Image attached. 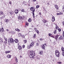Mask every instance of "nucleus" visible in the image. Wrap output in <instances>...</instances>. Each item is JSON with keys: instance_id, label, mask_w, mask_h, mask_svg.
Wrapping results in <instances>:
<instances>
[{"instance_id": "22", "label": "nucleus", "mask_w": 64, "mask_h": 64, "mask_svg": "<svg viewBox=\"0 0 64 64\" xmlns=\"http://www.w3.org/2000/svg\"><path fill=\"white\" fill-rule=\"evenodd\" d=\"M6 23H8V22H9V20L8 19H6Z\"/></svg>"}, {"instance_id": "51", "label": "nucleus", "mask_w": 64, "mask_h": 64, "mask_svg": "<svg viewBox=\"0 0 64 64\" xmlns=\"http://www.w3.org/2000/svg\"><path fill=\"white\" fill-rule=\"evenodd\" d=\"M40 41H42V38H40Z\"/></svg>"}, {"instance_id": "1", "label": "nucleus", "mask_w": 64, "mask_h": 64, "mask_svg": "<svg viewBox=\"0 0 64 64\" xmlns=\"http://www.w3.org/2000/svg\"><path fill=\"white\" fill-rule=\"evenodd\" d=\"M55 39L56 40L58 39V40H61L64 39V36L62 35V36L57 35L55 36Z\"/></svg>"}, {"instance_id": "7", "label": "nucleus", "mask_w": 64, "mask_h": 64, "mask_svg": "<svg viewBox=\"0 0 64 64\" xmlns=\"http://www.w3.org/2000/svg\"><path fill=\"white\" fill-rule=\"evenodd\" d=\"M24 16H19L18 17V18L19 19H20V20H23V19H24Z\"/></svg>"}, {"instance_id": "47", "label": "nucleus", "mask_w": 64, "mask_h": 64, "mask_svg": "<svg viewBox=\"0 0 64 64\" xmlns=\"http://www.w3.org/2000/svg\"><path fill=\"white\" fill-rule=\"evenodd\" d=\"M4 39L5 40H6V41H7V39L6 38H4Z\"/></svg>"}, {"instance_id": "40", "label": "nucleus", "mask_w": 64, "mask_h": 64, "mask_svg": "<svg viewBox=\"0 0 64 64\" xmlns=\"http://www.w3.org/2000/svg\"><path fill=\"white\" fill-rule=\"evenodd\" d=\"M58 30L59 32H60V31H61V30L60 28H59V29H58Z\"/></svg>"}, {"instance_id": "24", "label": "nucleus", "mask_w": 64, "mask_h": 64, "mask_svg": "<svg viewBox=\"0 0 64 64\" xmlns=\"http://www.w3.org/2000/svg\"><path fill=\"white\" fill-rule=\"evenodd\" d=\"M15 30H16V31H20V30H19V29H18V28H16Z\"/></svg>"}, {"instance_id": "12", "label": "nucleus", "mask_w": 64, "mask_h": 64, "mask_svg": "<svg viewBox=\"0 0 64 64\" xmlns=\"http://www.w3.org/2000/svg\"><path fill=\"white\" fill-rule=\"evenodd\" d=\"M19 41L18 40V39H15L14 40V42H15L16 43H18V42Z\"/></svg>"}, {"instance_id": "3", "label": "nucleus", "mask_w": 64, "mask_h": 64, "mask_svg": "<svg viewBox=\"0 0 64 64\" xmlns=\"http://www.w3.org/2000/svg\"><path fill=\"white\" fill-rule=\"evenodd\" d=\"M31 11H32V14L33 17L34 18H35V15L34 14V12H35V9L33 8V7H31L30 8Z\"/></svg>"}, {"instance_id": "18", "label": "nucleus", "mask_w": 64, "mask_h": 64, "mask_svg": "<svg viewBox=\"0 0 64 64\" xmlns=\"http://www.w3.org/2000/svg\"><path fill=\"white\" fill-rule=\"evenodd\" d=\"M0 32H4V28H2V29H1Z\"/></svg>"}, {"instance_id": "58", "label": "nucleus", "mask_w": 64, "mask_h": 64, "mask_svg": "<svg viewBox=\"0 0 64 64\" xmlns=\"http://www.w3.org/2000/svg\"><path fill=\"white\" fill-rule=\"evenodd\" d=\"M39 14H40V15H41V13H39Z\"/></svg>"}, {"instance_id": "11", "label": "nucleus", "mask_w": 64, "mask_h": 64, "mask_svg": "<svg viewBox=\"0 0 64 64\" xmlns=\"http://www.w3.org/2000/svg\"><path fill=\"white\" fill-rule=\"evenodd\" d=\"M18 10H15V12L16 14H17V13H18Z\"/></svg>"}, {"instance_id": "55", "label": "nucleus", "mask_w": 64, "mask_h": 64, "mask_svg": "<svg viewBox=\"0 0 64 64\" xmlns=\"http://www.w3.org/2000/svg\"><path fill=\"white\" fill-rule=\"evenodd\" d=\"M36 1V0H33V1L34 2H35V1Z\"/></svg>"}, {"instance_id": "14", "label": "nucleus", "mask_w": 64, "mask_h": 64, "mask_svg": "<svg viewBox=\"0 0 64 64\" xmlns=\"http://www.w3.org/2000/svg\"><path fill=\"white\" fill-rule=\"evenodd\" d=\"M42 48L43 49H45V46H44V45H42Z\"/></svg>"}, {"instance_id": "15", "label": "nucleus", "mask_w": 64, "mask_h": 64, "mask_svg": "<svg viewBox=\"0 0 64 64\" xmlns=\"http://www.w3.org/2000/svg\"><path fill=\"white\" fill-rule=\"evenodd\" d=\"M43 22H44V23H46V22H47V21L45 20H43Z\"/></svg>"}, {"instance_id": "27", "label": "nucleus", "mask_w": 64, "mask_h": 64, "mask_svg": "<svg viewBox=\"0 0 64 64\" xmlns=\"http://www.w3.org/2000/svg\"><path fill=\"white\" fill-rule=\"evenodd\" d=\"M16 58L15 59L16 61V63H17L18 62V59L17 58H16Z\"/></svg>"}, {"instance_id": "37", "label": "nucleus", "mask_w": 64, "mask_h": 64, "mask_svg": "<svg viewBox=\"0 0 64 64\" xmlns=\"http://www.w3.org/2000/svg\"><path fill=\"white\" fill-rule=\"evenodd\" d=\"M36 32H37V33H38V34L39 33V31H38V30H37L36 31Z\"/></svg>"}, {"instance_id": "26", "label": "nucleus", "mask_w": 64, "mask_h": 64, "mask_svg": "<svg viewBox=\"0 0 64 64\" xmlns=\"http://www.w3.org/2000/svg\"><path fill=\"white\" fill-rule=\"evenodd\" d=\"M58 28H59L58 26L57 25H56V29H58Z\"/></svg>"}, {"instance_id": "39", "label": "nucleus", "mask_w": 64, "mask_h": 64, "mask_svg": "<svg viewBox=\"0 0 64 64\" xmlns=\"http://www.w3.org/2000/svg\"><path fill=\"white\" fill-rule=\"evenodd\" d=\"M51 35H52V34L50 33L48 34V36H51Z\"/></svg>"}, {"instance_id": "44", "label": "nucleus", "mask_w": 64, "mask_h": 64, "mask_svg": "<svg viewBox=\"0 0 64 64\" xmlns=\"http://www.w3.org/2000/svg\"><path fill=\"white\" fill-rule=\"evenodd\" d=\"M25 45H23L22 46V47L23 48H24L25 47Z\"/></svg>"}, {"instance_id": "62", "label": "nucleus", "mask_w": 64, "mask_h": 64, "mask_svg": "<svg viewBox=\"0 0 64 64\" xmlns=\"http://www.w3.org/2000/svg\"><path fill=\"white\" fill-rule=\"evenodd\" d=\"M56 12H58V11H56Z\"/></svg>"}, {"instance_id": "34", "label": "nucleus", "mask_w": 64, "mask_h": 64, "mask_svg": "<svg viewBox=\"0 0 64 64\" xmlns=\"http://www.w3.org/2000/svg\"><path fill=\"white\" fill-rule=\"evenodd\" d=\"M26 26H28V24H29L27 22H26Z\"/></svg>"}, {"instance_id": "57", "label": "nucleus", "mask_w": 64, "mask_h": 64, "mask_svg": "<svg viewBox=\"0 0 64 64\" xmlns=\"http://www.w3.org/2000/svg\"><path fill=\"white\" fill-rule=\"evenodd\" d=\"M4 18V16H2V18Z\"/></svg>"}, {"instance_id": "25", "label": "nucleus", "mask_w": 64, "mask_h": 64, "mask_svg": "<svg viewBox=\"0 0 64 64\" xmlns=\"http://www.w3.org/2000/svg\"><path fill=\"white\" fill-rule=\"evenodd\" d=\"M3 14V12H2L1 11H0V15H2Z\"/></svg>"}, {"instance_id": "6", "label": "nucleus", "mask_w": 64, "mask_h": 64, "mask_svg": "<svg viewBox=\"0 0 64 64\" xmlns=\"http://www.w3.org/2000/svg\"><path fill=\"white\" fill-rule=\"evenodd\" d=\"M55 52L56 53V57H59V55L60 54V52L57 50H56V51H55Z\"/></svg>"}, {"instance_id": "29", "label": "nucleus", "mask_w": 64, "mask_h": 64, "mask_svg": "<svg viewBox=\"0 0 64 64\" xmlns=\"http://www.w3.org/2000/svg\"><path fill=\"white\" fill-rule=\"evenodd\" d=\"M39 7H40L39 6L37 5V6H36V8H37V9H38V8H39Z\"/></svg>"}, {"instance_id": "10", "label": "nucleus", "mask_w": 64, "mask_h": 64, "mask_svg": "<svg viewBox=\"0 0 64 64\" xmlns=\"http://www.w3.org/2000/svg\"><path fill=\"white\" fill-rule=\"evenodd\" d=\"M55 17L54 16L52 17V22H54L55 20Z\"/></svg>"}, {"instance_id": "35", "label": "nucleus", "mask_w": 64, "mask_h": 64, "mask_svg": "<svg viewBox=\"0 0 64 64\" xmlns=\"http://www.w3.org/2000/svg\"><path fill=\"white\" fill-rule=\"evenodd\" d=\"M36 34H34V38H35L36 37Z\"/></svg>"}, {"instance_id": "17", "label": "nucleus", "mask_w": 64, "mask_h": 64, "mask_svg": "<svg viewBox=\"0 0 64 64\" xmlns=\"http://www.w3.org/2000/svg\"><path fill=\"white\" fill-rule=\"evenodd\" d=\"M3 40H2V38H0V42H1V43H2L3 42Z\"/></svg>"}, {"instance_id": "2", "label": "nucleus", "mask_w": 64, "mask_h": 64, "mask_svg": "<svg viewBox=\"0 0 64 64\" xmlns=\"http://www.w3.org/2000/svg\"><path fill=\"white\" fill-rule=\"evenodd\" d=\"M30 57V58H34V56H35V53L34 52L32 51L30 52L29 53Z\"/></svg>"}, {"instance_id": "16", "label": "nucleus", "mask_w": 64, "mask_h": 64, "mask_svg": "<svg viewBox=\"0 0 64 64\" xmlns=\"http://www.w3.org/2000/svg\"><path fill=\"white\" fill-rule=\"evenodd\" d=\"M18 48L19 50H21L22 49V47L21 46H18Z\"/></svg>"}, {"instance_id": "30", "label": "nucleus", "mask_w": 64, "mask_h": 64, "mask_svg": "<svg viewBox=\"0 0 64 64\" xmlns=\"http://www.w3.org/2000/svg\"><path fill=\"white\" fill-rule=\"evenodd\" d=\"M21 11H22V12H24V9H22L21 10Z\"/></svg>"}, {"instance_id": "53", "label": "nucleus", "mask_w": 64, "mask_h": 64, "mask_svg": "<svg viewBox=\"0 0 64 64\" xmlns=\"http://www.w3.org/2000/svg\"><path fill=\"white\" fill-rule=\"evenodd\" d=\"M0 18V19L2 20L3 18H2V17H1Z\"/></svg>"}, {"instance_id": "31", "label": "nucleus", "mask_w": 64, "mask_h": 64, "mask_svg": "<svg viewBox=\"0 0 64 64\" xmlns=\"http://www.w3.org/2000/svg\"><path fill=\"white\" fill-rule=\"evenodd\" d=\"M22 38H25V36L24 35H22Z\"/></svg>"}, {"instance_id": "36", "label": "nucleus", "mask_w": 64, "mask_h": 64, "mask_svg": "<svg viewBox=\"0 0 64 64\" xmlns=\"http://www.w3.org/2000/svg\"><path fill=\"white\" fill-rule=\"evenodd\" d=\"M24 42L25 43H26V42H27V40H24Z\"/></svg>"}, {"instance_id": "5", "label": "nucleus", "mask_w": 64, "mask_h": 64, "mask_svg": "<svg viewBox=\"0 0 64 64\" xmlns=\"http://www.w3.org/2000/svg\"><path fill=\"white\" fill-rule=\"evenodd\" d=\"M34 45V43L33 42H32L31 43V44L28 46V49H30V48H31Z\"/></svg>"}, {"instance_id": "45", "label": "nucleus", "mask_w": 64, "mask_h": 64, "mask_svg": "<svg viewBox=\"0 0 64 64\" xmlns=\"http://www.w3.org/2000/svg\"><path fill=\"white\" fill-rule=\"evenodd\" d=\"M38 45H39V44H38V43H36V46H38Z\"/></svg>"}, {"instance_id": "19", "label": "nucleus", "mask_w": 64, "mask_h": 64, "mask_svg": "<svg viewBox=\"0 0 64 64\" xmlns=\"http://www.w3.org/2000/svg\"><path fill=\"white\" fill-rule=\"evenodd\" d=\"M55 7L56 9H58V6L57 5H55Z\"/></svg>"}, {"instance_id": "33", "label": "nucleus", "mask_w": 64, "mask_h": 64, "mask_svg": "<svg viewBox=\"0 0 64 64\" xmlns=\"http://www.w3.org/2000/svg\"><path fill=\"white\" fill-rule=\"evenodd\" d=\"M18 36H19V37H20V36H21V34H20V33L19 34Z\"/></svg>"}, {"instance_id": "46", "label": "nucleus", "mask_w": 64, "mask_h": 64, "mask_svg": "<svg viewBox=\"0 0 64 64\" xmlns=\"http://www.w3.org/2000/svg\"><path fill=\"white\" fill-rule=\"evenodd\" d=\"M43 45H44V46L45 47V46H46V44H43Z\"/></svg>"}, {"instance_id": "63", "label": "nucleus", "mask_w": 64, "mask_h": 64, "mask_svg": "<svg viewBox=\"0 0 64 64\" xmlns=\"http://www.w3.org/2000/svg\"><path fill=\"white\" fill-rule=\"evenodd\" d=\"M29 31L30 32H31V31H30V30H29Z\"/></svg>"}, {"instance_id": "59", "label": "nucleus", "mask_w": 64, "mask_h": 64, "mask_svg": "<svg viewBox=\"0 0 64 64\" xmlns=\"http://www.w3.org/2000/svg\"><path fill=\"white\" fill-rule=\"evenodd\" d=\"M1 28H0V32H1Z\"/></svg>"}, {"instance_id": "9", "label": "nucleus", "mask_w": 64, "mask_h": 64, "mask_svg": "<svg viewBox=\"0 0 64 64\" xmlns=\"http://www.w3.org/2000/svg\"><path fill=\"white\" fill-rule=\"evenodd\" d=\"M6 57L8 58H10L11 57V56L10 55L8 54L7 56Z\"/></svg>"}, {"instance_id": "23", "label": "nucleus", "mask_w": 64, "mask_h": 64, "mask_svg": "<svg viewBox=\"0 0 64 64\" xmlns=\"http://www.w3.org/2000/svg\"><path fill=\"white\" fill-rule=\"evenodd\" d=\"M10 14H11V15H12V14H14V12H10Z\"/></svg>"}, {"instance_id": "28", "label": "nucleus", "mask_w": 64, "mask_h": 64, "mask_svg": "<svg viewBox=\"0 0 64 64\" xmlns=\"http://www.w3.org/2000/svg\"><path fill=\"white\" fill-rule=\"evenodd\" d=\"M43 53V52L42 51H41L40 53V55H42Z\"/></svg>"}, {"instance_id": "60", "label": "nucleus", "mask_w": 64, "mask_h": 64, "mask_svg": "<svg viewBox=\"0 0 64 64\" xmlns=\"http://www.w3.org/2000/svg\"><path fill=\"white\" fill-rule=\"evenodd\" d=\"M52 61H54V60H53Z\"/></svg>"}, {"instance_id": "38", "label": "nucleus", "mask_w": 64, "mask_h": 64, "mask_svg": "<svg viewBox=\"0 0 64 64\" xmlns=\"http://www.w3.org/2000/svg\"><path fill=\"white\" fill-rule=\"evenodd\" d=\"M58 63L59 64H61L62 63V62H58Z\"/></svg>"}, {"instance_id": "32", "label": "nucleus", "mask_w": 64, "mask_h": 64, "mask_svg": "<svg viewBox=\"0 0 64 64\" xmlns=\"http://www.w3.org/2000/svg\"><path fill=\"white\" fill-rule=\"evenodd\" d=\"M34 30L36 32V31L37 30V28H34Z\"/></svg>"}, {"instance_id": "54", "label": "nucleus", "mask_w": 64, "mask_h": 64, "mask_svg": "<svg viewBox=\"0 0 64 64\" xmlns=\"http://www.w3.org/2000/svg\"><path fill=\"white\" fill-rule=\"evenodd\" d=\"M6 30L7 31H9V30L8 29H6Z\"/></svg>"}, {"instance_id": "42", "label": "nucleus", "mask_w": 64, "mask_h": 64, "mask_svg": "<svg viewBox=\"0 0 64 64\" xmlns=\"http://www.w3.org/2000/svg\"><path fill=\"white\" fill-rule=\"evenodd\" d=\"M4 43H5V44H7V40H5L4 42Z\"/></svg>"}, {"instance_id": "4", "label": "nucleus", "mask_w": 64, "mask_h": 64, "mask_svg": "<svg viewBox=\"0 0 64 64\" xmlns=\"http://www.w3.org/2000/svg\"><path fill=\"white\" fill-rule=\"evenodd\" d=\"M14 42V40L13 39V38H10V40L8 41V43L9 44H10L11 43H13Z\"/></svg>"}, {"instance_id": "13", "label": "nucleus", "mask_w": 64, "mask_h": 64, "mask_svg": "<svg viewBox=\"0 0 64 64\" xmlns=\"http://www.w3.org/2000/svg\"><path fill=\"white\" fill-rule=\"evenodd\" d=\"M10 52H11V51L10 50L6 51L5 52V53H6V54H7V53H10Z\"/></svg>"}, {"instance_id": "21", "label": "nucleus", "mask_w": 64, "mask_h": 64, "mask_svg": "<svg viewBox=\"0 0 64 64\" xmlns=\"http://www.w3.org/2000/svg\"><path fill=\"white\" fill-rule=\"evenodd\" d=\"M31 18H29L28 20V22H31Z\"/></svg>"}, {"instance_id": "48", "label": "nucleus", "mask_w": 64, "mask_h": 64, "mask_svg": "<svg viewBox=\"0 0 64 64\" xmlns=\"http://www.w3.org/2000/svg\"><path fill=\"white\" fill-rule=\"evenodd\" d=\"M57 15H59L60 14H59V13H57Z\"/></svg>"}, {"instance_id": "52", "label": "nucleus", "mask_w": 64, "mask_h": 64, "mask_svg": "<svg viewBox=\"0 0 64 64\" xmlns=\"http://www.w3.org/2000/svg\"><path fill=\"white\" fill-rule=\"evenodd\" d=\"M60 15H61L62 14V13L60 12V13H59Z\"/></svg>"}, {"instance_id": "50", "label": "nucleus", "mask_w": 64, "mask_h": 64, "mask_svg": "<svg viewBox=\"0 0 64 64\" xmlns=\"http://www.w3.org/2000/svg\"><path fill=\"white\" fill-rule=\"evenodd\" d=\"M62 24H63V25H64V22H62Z\"/></svg>"}, {"instance_id": "61", "label": "nucleus", "mask_w": 64, "mask_h": 64, "mask_svg": "<svg viewBox=\"0 0 64 64\" xmlns=\"http://www.w3.org/2000/svg\"><path fill=\"white\" fill-rule=\"evenodd\" d=\"M29 6H30V4H28Z\"/></svg>"}, {"instance_id": "56", "label": "nucleus", "mask_w": 64, "mask_h": 64, "mask_svg": "<svg viewBox=\"0 0 64 64\" xmlns=\"http://www.w3.org/2000/svg\"><path fill=\"white\" fill-rule=\"evenodd\" d=\"M24 2V4H25V3L26 2Z\"/></svg>"}, {"instance_id": "43", "label": "nucleus", "mask_w": 64, "mask_h": 64, "mask_svg": "<svg viewBox=\"0 0 64 64\" xmlns=\"http://www.w3.org/2000/svg\"><path fill=\"white\" fill-rule=\"evenodd\" d=\"M9 4H12V3L10 1L9 2Z\"/></svg>"}, {"instance_id": "49", "label": "nucleus", "mask_w": 64, "mask_h": 64, "mask_svg": "<svg viewBox=\"0 0 64 64\" xmlns=\"http://www.w3.org/2000/svg\"><path fill=\"white\" fill-rule=\"evenodd\" d=\"M64 7H63V11H64V6H63Z\"/></svg>"}, {"instance_id": "8", "label": "nucleus", "mask_w": 64, "mask_h": 64, "mask_svg": "<svg viewBox=\"0 0 64 64\" xmlns=\"http://www.w3.org/2000/svg\"><path fill=\"white\" fill-rule=\"evenodd\" d=\"M62 55L64 56V48H62Z\"/></svg>"}, {"instance_id": "41", "label": "nucleus", "mask_w": 64, "mask_h": 64, "mask_svg": "<svg viewBox=\"0 0 64 64\" xmlns=\"http://www.w3.org/2000/svg\"><path fill=\"white\" fill-rule=\"evenodd\" d=\"M50 37H52V38H54V36H50Z\"/></svg>"}, {"instance_id": "20", "label": "nucleus", "mask_w": 64, "mask_h": 64, "mask_svg": "<svg viewBox=\"0 0 64 64\" xmlns=\"http://www.w3.org/2000/svg\"><path fill=\"white\" fill-rule=\"evenodd\" d=\"M54 33L55 34H57V30H55L54 31Z\"/></svg>"}]
</instances>
